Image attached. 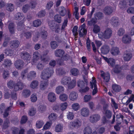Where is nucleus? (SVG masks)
<instances>
[{"label": "nucleus", "mask_w": 134, "mask_h": 134, "mask_svg": "<svg viewBox=\"0 0 134 134\" xmlns=\"http://www.w3.org/2000/svg\"><path fill=\"white\" fill-rule=\"evenodd\" d=\"M32 32L31 31H27L24 32L23 35L26 38L28 39L31 38L32 36Z\"/></svg>", "instance_id": "43"}, {"label": "nucleus", "mask_w": 134, "mask_h": 134, "mask_svg": "<svg viewBox=\"0 0 134 134\" xmlns=\"http://www.w3.org/2000/svg\"><path fill=\"white\" fill-rule=\"evenodd\" d=\"M68 98V96L66 94H63L60 95L59 98L62 101H64L66 100Z\"/></svg>", "instance_id": "57"}, {"label": "nucleus", "mask_w": 134, "mask_h": 134, "mask_svg": "<svg viewBox=\"0 0 134 134\" xmlns=\"http://www.w3.org/2000/svg\"><path fill=\"white\" fill-rule=\"evenodd\" d=\"M132 57V54L129 53H126L124 55L123 59L125 61H128L130 60Z\"/></svg>", "instance_id": "29"}, {"label": "nucleus", "mask_w": 134, "mask_h": 134, "mask_svg": "<svg viewBox=\"0 0 134 134\" xmlns=\"http://www.w3.org/2000/svg\"><path fill=\"white\" fill-rule=\"evenodd\" d=\"M12 64L11 61L10 60L5 59L3 65L6 67L10 66Z\"/></svg>", "instance_id": "53"}, {"label": "nucleus", "mask_w": 134, "mask_h": 134, "mask_svg": "<svg viewBox=\"0 0 134 134\" xmlns=\"http://www.w3.org/2000/svg\"><path fill=\"white\" fill-rule=\"evenodd\" d=\"M110 48L108 46L105 44L102 46L100 48V51L102 53L106 54L109 52Z\"/></svg>", "instance_id": "15"}, {"label": "nucleus", "mask_w": 134, "mask_h": 134, "mask_svg": "<svg viewBox=\"0 0 134 134\" xmlns=\"http://www.w3.org/2000/svg\"><path fill=\"white\" fill-rule=\"evenodd\" d=\"M31 100L32 102H34L36 101L37 100V95L35 93L32 94L31 96Z\"/></svg>", "instance_id": "59"}, {"label": "nucleus", "mask_w": 134, "mask_h": 134, "mask_svg": "<svg viewBox=\"0 0 134 134\" xmlns=\"http://www.w3.org/2000/svg\"><path fill=\"white\" fill-rule=\"evenodd\" d=\"M15 83V81L12 80H10L8 81L7 83L8 87L10 89H12L14 87V86Z\"/></svg>", "instance_id": "45"}, {"label": "nucleus", "mask_w": 134, "mask_h": 134, "mask_svg": "<svg viewBox=\"0 0 134 134\" xmlns=\"http://www.w3.org/2000/svg\"><path fill=\"white\" fill-rule=\"evenodd\" d=\"M19 44L20 43L18 40L12 41L10 43V47L12 48H17L19 46Z\"/></svg>", "instance_id": "23"}, {"label": "nucleus", "mask_w": 134, "mask_h": 134, "mask_svg": "<svg viewBox=\"0 0 134 134\" xmlns=\"http://www.w3.org/2000/svg\"><path fill=\"white\" fill-rule=\"evenodd\" d=\"M28 72V69H26L22 71L21 74V77L22 79H25L26 78V77L25 76V74Z\"/></svg>", "instance_id": "50"}, {"label": "nucleus", "mask_w": 134, "mask_h": 134, "mask_svg": "<svg viewBox=\"0 0 134 134\" xmlns=\"http://www.w3.org/2000/svg\"><path fill=\"white\" fill-rule=\"evenodd\" d=\"M100 28L99 26L97 25H95L94 26L93 31L94 33L97 34L100 31Z\"/></svg>", "instance_id": "56"}, {"label": "nucleus", "mask_w": 134, "mask_h": 134, "mask_svg": "<svg viewBox=\"0 0 134 134\" xmlns=\"http://www.w3.org/2000/svg\"><path fill=\"white\" fill-rule=\"evenodd\" d=\"M20 56L22 59L26 60L27 63H30L31 56L29 53L25 52H23L21 53Z\"/></svg>", "instance_id": "3"}, {"label": "nucleus", "mask_w": 134, "mask_h": 134, "mask_svg": "<svg viewBox=\"0 0 134 134\" xmlns=\"http://www.w3.org/2000/svg\"><path fill=\"white\" fill-rule=\"evenodd\" d=\"M71 79L69 77L67 76L64 77L61 81V83L64 85H67L69 82L71 81Z\"/></svg>", "instance_id": "21"}, {"label": "nucleus", "mask_w": 134, "mask_h": 134, "mask_svg": "<svg viewBox=\"0 0 134 134\" xmlns=\"http://www.w3.org/2000/svg\"><path fill=\"white\" fill-rule=\"evenodd\" d=\"M44 124V122L42 120H38L37 121L36 126L37 128L40 129L41 128Z\"/></svg>", "instance_id": "41"}, {"label": "nucleus", "mask_w": 134, "mask_h": 134, "mask_svg": "<svg viewBox=\"0 0 134 134\" xmlns=\"http://www.w3.org/2000/svg\"><path fill=\"white\" fill-rule=\"evenodd\" d=\"M5 54L7 55L11 56L13 55L14 53V51L11 49H6L4 52Z\"/></svg>", "instance_id": "42"}, {"label": "nucleus", "mask_w": 134, "mask_h": 134, "mask_svg": "<svg viewBox=\"0 0 134 134\" xmlns=\"http://www.w3.org/2000/svg\"><path fill=\"white\" fill-rule=\"evenodd\" d=\"M83 72L85 74L84 76H83L84 81L85 82H87V80L86 79H85V77L86 78V76L88 73V70H87L86 68L84 66L83 68Z\"/></svg>", "instance_id": "52"}, {"label": "nucleus", "mask_w": 134, "mask_h": 134, "mask_svg": "<svg viewBox=\"0 0 134 134\" xmlns=\"http://www.w3.org/2000/svg\"><path fill=\"white\" fill-rule=\"evenodd\" d=\"M112 32L110 29H107L104 32H100L98 34L99 37L101 39H109L111 36Z\"/></svg>", "instance_id": "2"}, {"label": "nucleus", "mask_w": 134, "mask_h": 134, "mask_svg": "<svg viewBox=\"0 0 134 134\" xmlns=\"http://www.w3.org/2000/svg\"><path fill=\"white\" fill-rule=\"evenodd\" d=\"M119 7L120 8L122 9L126 8L127 5L126 1L122 0L120 1L119 4Z\"/></svg>", "instance_id": "30"}, {"label": "nucleus", "mask_w": 134, "mask_h": 134, "mask_svg": "<svg viewBox=\"0 0 134 134\" xmlns=\"http://www.w3.org/2000/svg\"><path fill=\"white\" fill-rule=\"evenodd\" d=\"M94 16L97 19H101L103 17V14L100 12H96L94 14Z\"/></svg>", "instance_id": "34"}, {"label": "nucleus", "mask_w": 134, "mask_h": 134, "mask_svg": "<svg viewBox=\"0 0 134 134\" xmlns=\"http://www.w3.org/2000/svg\"><path fill=\"white\" fill-rule=\"evenodd\" d=\"M134 97V95H132L130 98H128L126 96L125 97L122 99V101L123 104H126L127 105L130 102H131Z\"/></svg>", "instance_id": "14"}, {"label": "nucleus", "mask_w": 134, "mask_h": 134, "mask_svg": "<svg viewBox=\"0 0 134 134\" xmlns=\"http://www.w3.org/2000/svg\"><path fill=\"white\" fill-rule=\"evenodd\" d=\"M54 20L55 21L58 23H61L62 20V17L60 15L57 14L55 15L54 17Z\"/></svg>", "instance_id": "35"}, {"label": "nucleus", "mask_w": 134, "mask_h": 134, "mask_svg": "<svg viewBox=\"0 0 134 134\" xmlns=\"http://www.w3.org/2000/svg\"><path fill=\"white\" fill-rule=\"evenodd\" d=\"M108 63L114 68L113 70L114 72L115 73H117V65H116L114 67L115 63V60L113 58H110L109 59Z\"/></svg>", "instance_id": "8"}, {"label": "nucleus", "mask_w": 134, "mask_h": 134, "mask_svg": "<svg viewBox=\"0 0 134 134\" xmlns=\"http://www.w3.org/2000/svg\"><path fill=\"white\" fill-rule=\"evenodd\" d=\"M78 97V94L75 92H71L69 96V98L70 100L74 101L77 99Z\"/></svg>", "instance_id": "26"}, {"label": "nucleus", "mask_w": 134, "mask_h": 134, "mask_svg": "<svg viewBox=\"0 0 134 134\" xmlns=\"http://www.w3.org/2000/svg\"><path fill=\"white\" fill-rule=\"evenodd\" d=\"M83 134H91L92 130L89 126L85 127L83 130Z\"/></svg>", "instance_id": "36"}, {"label": "nucleus", "mask_w": 134, "mask_h": 134, "mask_svg": "<svg viewBox=\"0 0 134 134\" xmlns=\"http://www.w3.org/2000/svg\"><path fill=\"white\" fill-rule=\"evenodd\" d=\"M44 66V65L41 62L38 63L36 66L37 68L40 70H42L43 69Z\"/></svg>", "instance_id": "61"}, {"label": "nucleus", "mask_w": 134, "mask_h": 134, "mask_svg": "<svg viewBox=\"0 0 134 134\" xmlns=\"http://www.w3.org/2000/svg\"><path fill=\"white\" fill-rule=\"evenodd\" d=\"M35 35L33 37V40L34 41L37 42L40 37V33L37 31H35Z\"/></svg>", "instance_id": "48"}, {"label": "nucleus", "mask_w": 134, "mask_h": 134, "mask_svg": "<svg viewBox=\"0 0 134 134\" xmlns=\"http://www.w3.org/2000/svg\"><path fill=\"white\" fill-rule=\"evenodd\" d=\"M111 23L114 26H116L117 25V19L116 17H113L112 18Z\"/></svg>", "instance_id": "55"}, {"label": "nucleus", "mask_w": 134, "mask_h": 134, "mask_svg": "<svg viewBox=\"0 0 134 134\" xmlns=\"http://www.w3.org/2000/svg\"><path fill=\"white\" fill-rule=\"evenodd\" d=\"M58 117L57 115L54 113H52L49 115L48 118L51 121H54L57 119Z\"/></svg>", "instance_id": "27"}, {"label": "nucleus", "mask_w": 134, "mask_h": 134, "mask_svg": "<svg viewBox=\"0 0 134 134\" xmlns=\"http://www.w3.org/2000/svg\"><path fill=\"white\" fill-rule=\"evenodd\" d=\"M57 11L60 15L64 16L66 14L67 10L64 7L61 6L58 8Z\"/></svg>", "instance_id": "19"}, {"label": "nucleus", "mask_w": 134, "mask_h": 134, "mask_svg": "<svg viewBox=\"0 0 134 134\" xmlns=\"http://www.w3.org/2000/svg\"><path fill=\"white\" fill-rule=\"evenodd\" d=\"M100 72V76L103 79V81L105 83L108 82L110 78V74L108 72L105 73L103 71H101Z\"/></svg>", "instance_id": "4"}, {"label": "nucleus", "mask_w": 134, "mask_h": 134, "mask_svg": "<svg viewBox=\"0 0 134 134\" xmlns=\"http://www.w3.org/2000/svg\"><path fill=\"white\" fill-rule=\"evenodd\" d=\"M111 54L114 55H116L117 54V48L113 47L110 51Z\"/></svg>", "instance_id": "60"}, {"label": "nucleus", "mask_w": 134, "mask_h": 134, "mask_svg": "<svg viewBox=\"0 0 134 134\" xmlns=\"http://www.w3.org/2000/svg\"><path fill=\"white\" fill-rule=\"evenodd\" d=\"M24 21H19L17 24V29L18 31L23 30L24 29V25L23 23Z\"/></svg>", "instance_id": "28"}, {"label": "nucleus", "mask_w": 134, "mask_h": 134, "mask_svg": "<svg viewBox=\"0 0 134 134\" xmlns=\"http://www.w3.org/2000/svg\"><path fill=\"white\" fill-rule=\"evenodd\" d=\"M100 119V116L97 114H92L90 117V120L92 123L96 122L98 121Z\"/></svg>", "instance_id": "7"}, {"label": "nucleus", "mask_w": 134, "mask_h": 134, "mask_svg": "<svg viewBox=\"0 0 134 134\" xmlns=\"http://www.w3.org/2000/svg\"><path fill=\"white\" fill-rule=\"evenodd\" d=\"M9 121L8 119H6L4 121L3 125L2 126V128L4 129H5L9 127Z\"/></svg>", "instance_id": "49"}, {"label": "nucleus", "mask_w": 134, "mask_h": 134, "mask_svg": "<svg viewBox=\"0 0 134 134\" xmlns=\"http://www.w3.org/2000/svg\"><path fill=\"white\" fill-rule=\"evenodd\" d=\"M24 65V63L21 60H16L15 62L14 65L15 67L18 69H21L23 68Z\"/></svg>", "instance_id": "9"}, {"label": "nucleus", "mask_w": 134, "mask_h": 134, "mask_svg": "<svg viewBox=\"0 0 134 134\" xmlns=\"http://www.w3.org/2000/svg\"><path fill=\"white\" fill-rule=\"evenodd\" d=\"M24 87V85L22 82H18L15 83L14 86V91L16 92L19 90H21Z\"/></svg>", "instance_id": "10"}, {"label": "nucleus", "mask_w": 134, "mask_h": 134, "mask_svg": "<svg viewBox=\"0 0 134 134\" xmlns=\"http://www.w3.org/2000/svg\"><path fill=\"white\" fill-rule=\"evenodd\" d=\"M31 94L30 91L28 90L25 89L24 90L22 93V95L25 98L29 97Z\"/></svg>", "instance_id": "32"}, {"label": "nucleus", "mask_w": 134, "mask_h": 134, "mask_svg": "<svg viewBox=\"0 0 134 134\" xmlns=\"http://www.w3.org/2000/svg\"><path fill=\"white\" fill-rule=\"evenodd\" d=\"M6 9L8 11L11 12L14 9V5L11 3H8L6 5Z\"/></svg>", "instance_id": "33"}, {"label": "nucleus", "mask_w": 134, "mask_h": 134, "mask_svg": "<svg viewBox=\"0 0 134 134\" xmlns=\"http://www.w3.org/2000/svg\"><path fill=\"white\" fill-rule=\"evenodd\" d=\"M113 12L112 8L110 7H107L104 9V13L107 15H110Z\"/></svg>", "instance_id": "22"}, {"label": "nucleus", "mask_w": 134, "mask_h": 134, "mask_svg": "<svg viewBox=\"0 0 134 134\" xmlns=\"http://www.w3.org/2000/svg\"><path fill=\"white\" fill-rule=\"evenodd\" d=\"M40 54L38 52H35L33 53L32 62L33 63H35L38 60Z\"/></svg>", "instance_id": "25"}, {"label": "nucleus", "mask_w": 134, "mask_h": 134, "mask_svg": "<svg viewBox=\"0 0 134 134\" xmlns=\"http://www.w3.org/2000/svg\"><path fill=\"white\" fill-rule=\"evenodd\" d=\"M96 83V80H95V78L94 77H93L92 81L90 82V85L92 89H93V87L94 88L92 93V94L93 95H94L97 92V85Z\"/></svg>", "instance_id": "5"}, {"label": "nucleus", "mask_w": 134, "mask_h": 134, "mask_svg": "<svg viewBox=\"0 0 134 134\" xmlns=\"http://www.w3.org/2000/svg\"><path fill=\"white\" fill-rule=\"evenodd\" d=\"M76 83V81L75 80H72L71 82L68 85V88L69 89L73 88L75 86Z\"/></svg>", "instance_id": "54"}, {"label": "nucleus", "mask_w": 134, "mask_h": 134, "mask_svg": "<svg viewBox=\"0 0 134 134\" xmlns=\"http://www.w3.org/2000/svg\"><path fill=\"white\" fill-rule=\"evenodd\" d=\"M54 72V70L51 67L44 69L42 71L41 74V77L46 81H41L40 85V88L41 90H44L47 88L49 84L48 79L53 75Z\"/></svg>", "instance_id": "1"}, {"label": "nucleus", "mask_w": 134, "mask_h": 134, "mask_svg": "<svg viewBox=\"0 0 134 134\" xmlns=\"http://www.w3.org/2000/svg\"><path fill=\"white\" fill-rule=\"evenodd\" d=\"M56 71L57 74L59 75H62L65 73L64 70L60 68H57Z\"/></svg>", "instance_id": "39"}, {"label": "nucleus", "mask_w": 134, "mask_h": 134, "mask_svg": "<svg viewBox=\"0 0 134 134\" xmlns=\"http://www.w3.org/2000/svg\"><path fill=\"white\" fill-rule=\"evenodd\" d=\"M58 46L57 42L55 41H51V47L53 49H55Z\"/></svg>", "instance_id": "47"}, {"label": "nucleus", "mask_w": 134, "mask_h": 134, "mask_svg": "<svg viewBox=\"0 0 134 134\" xmlns=\"http://www.w3.org/2000/svg\"><path fill=\"white\" fill-rule=\"evenodd\" d=\"M47 54V52H44V53L43 54L41 57V60L46 64L48 63L50 59L48 57L46 56Z\"/></svg>", "instance_id": "17"}, {"label": "nucleus", "mask_w": 134, "mask_h": 134, "mask_svg": "<svg viewBox=\"0 0 134 134\" xmlns=\"http://www.w3.org/2000/svg\"><path fill=\"white\" fill-rule=\"evenodd\" d=\"M46 14V13L44 10H41L37 14V15L38 18H40L44 17Z\"/></svg>", "instance_id": "62"}, {"label": "nucleus", "mask_w": 134, "mask_h": 134, "mask_svg": "<svg viewBox=\"0 0 134 134\" xmlns=\"http://www.w3.org/2000/svg\"><path fill=\"white\" fill-rule=\"evenodd\" d=\"M41 37L44 39L47 38L48 35V33L46 31L44 30L42 31L41 32Z\"/></svg>", "instance_id": "64"}, {"label": "nucleus", "mask_w": 134, "mask_h": 134, "mask_svg": "<svg viewBox=\"0 0 134 134\" xmlns=\"http://www.w3.org/2000/svg\"><path fill=\"white\" fill-rule=\"evenodd\" d=\"M82 124L81 122L78 119L71 122H70V126L73 128H77L80 127Z\"/></svg>", "instance_id": "6"}, {"label": "nucleus", "mask_w": 134, "mask_h": 134, "mask_svg": "<svg viewBox=\"0 0 134 134\" xmlns=\"http://www.w3.org/2000/svg\"><path fill=\"white\" fill-rule=\"evenodd\" d=\"M36 76V71H32L27 74V78L29 80H31L32 79H34Z\"/></svg>", "instance_id": "18"}, {"label": "nucleus", "mask_w": 134, "mask_h": 134, "mask_svg": "<svg viewBox=\"0 0 134 134\" xmlns=\"http://www.w3.org/2000/svg\"><path fill=\"white\" fill-rule=\"evenodd\" d=\"M48 25L50 29L53 31H54L57 24L54 23L53 21H50L48 23Z\"/></svg>", "instance_id": "31"}, {"label": "nucleus", "mask_w": 134, "mask_h": 134, "mask_svg": "<svg viewBox=\"0 0 134 134\" xmlns=\"http://www.w3.org/2000/svg\"><path fill=\"white\" fill-rule=\"evenodd\" d=\"M71 74L73 75L76 76L79 74V71L76 68H73L71 69L70 70Z\"/></svg>", "instance_id": "46"}, {"label": "nucleus", "mask_w": 134, "mask_h": 134, "mask_svg": "<svg viewBox=\"0 0 134 134\" xmlns=\"http://www.w3.org/2000/svg\"><path fill=\"white\" fill-rule=\"evenodd\" d=\"M38 85V82L37 80L33 81L31 83L30 85L31 87L33 89L37 88Z\"/></svg>", "instance_id": "40"}, {"label": "nucleus", "mask_w": 134, "mask_h": 134, "mask_svg": "<svg viewBox=\"0 0 134 134\" xmlns=\"http://www.w3.org/2000/svg\"><path fill=\"white\" fill-rule=\"evenodd\" d=\"M79 32L80 36L82 37L86 34L87 30L85 29V25H81L79 28Z\"/></svg>", "instance_id": "12"}, {"label": "nucleus", "mask_w": 134, "mask_h": 134, "mask_svg": "<svg viewBox=\"0 0 134 134\" xmlns=\"http://www.w3.org/2000/svg\"><path fill=\"white\" fill-rule=\"evenodd\" d=\"M48 98L50 102H53L56 99V97L55 93L52 92L49 93L48 95Z\"/></svg>", "instance_id": "16"}, {"label": "nucleus", "mask_w": 134, "mask_h": 134, "mask_svg": "<svg viewBox=\"0 0 134 134\" xmlns=\"http://www.w3.org/2000/svg\"><path fill=\"white\" fill-rule=\"evenodd\" d=\"M14 25L13 23H10L9 25L8 28L11 34L14 33Z\"/></svg>", "instance_id": "38"}, {"label": "nucleus", "mask_w": 134, "mask_h": 134, "mask_svg": "<svg viewBox=\"0 0 134 134\" xmlns=\"http://www.w3.org/2000/svg\"><path fill=\"white\" fill-rule=\"evenodd\" d=\"M122 42L125 44H129L131 42V37L127 34H125L123 37L122 39Z\"/></svg>", "instance_id": "11"}, {"label": "nucleus", "mask_w": 134, "mask_h": 134, "mask_svg": "<svg viewBox=\"0 0 134 134\" xmlns=\"http://www.w3.org/2000/svg\"><path fill=\"white\" fill-rule=\"evenodd\" d=\"M14 18L16 20H19L23 18L22 20L21 21H24L25 20V18L24 17V15L19 12L15 14Z\"/></svg>", "instance_id": "20"}, {"label": "nucleus", "mask_w": 134, "mask_h": 134, "mask_svg": "<svg viewBox=\"0 0 134 134\" xmlns=\"http://www.w3.org/2000/svg\"><path fill=\"white\" fill-rule=\"evenodd\" d=\"M41 24V20L39 19L34 20L33 23V26L35 27H38L40 26Z\"/></svg>", "instance_id": "44"}, {"label": "nucleus", "mask_w": 134, "mask_h": 134, "mask_svg": "<svg viewBox=\"0 0 134 134\" xmlns=\"http://www.w3.org/2000/svg\"><path fill=\"white\" fill-rule=\"evenodd\" d=\"M64 90V88L63 86H59L56 88L55 91L57 93L59 94L63 92Z\"/></svg>", "instance_id": "37"}, {"label": "nucleus", "mask_w": 134, "mask_h": 134, "mask_svg": "<svg viewBox=\"0 0 134 134\" xmlns=\"http://www.w3.org/2000/svg\"><path fill=\"white\" fill-rule=\"evenodd\" d=\"M72 107L73 109L75 111H77L79 109L80 107V105L78 103H76L72 104Z\"/></svg>", "instance_id": "63"}, {"label": "nucleus", "mask_w": 134, "mask_h": 134, "mask_svg": "<svg viewBox=\"0 0 134 134\" xmlns=\"http://www.w3.org/2000/svg\"><path fill=\"white\" fill-rule=\"evenodd\" d=\"M97 22V20L95 19L92 18L91 20L88 21V25L89 26H91L96 23Z\"/></svg>", "instance_id": "58"}, {"label": "nucleus", "mask_w": 134, "mask_h": 134, "mask_svg": "<svg viewBox=\"0 0 134 134\" xmlns=\"http://www.w3.org/2000/svg\"><path fill=\"white\" fill-rule=\"evenodd\" d=\"M64 51L61 49H58L56 50L54 52L55 56L58 57H61L64 54Z\"/></svg>", "instance_id": "24"}, {"label": "nucleus", "mask_w": 134, "mask_h": 134, "mask_svg": "<svg viewBox=\"0 0 134 134\" xmlns=\"http://www.w3.org/2000/svg\"><path fill=\"white\" fill-rule=\"evenodd\" d=\"M63 128V126L60 124H58L55 127V130L57 132H60L62 131Z\"/></svg>", "instance_id": "51"}, {"label": "nucleus", "mask_w": 134, "mask_h": 134, "mask_svg": "<svg viewBox=\"0 0 134 134\" xmlns=\"http://www.w3.org/2000/svg\"><path fill=\"white\" fill-rule=\"evenodd\" d=\"M81 114L82 116L84 117H88L90 113V110L87 108H83L80 110Z\"/></svg>", "instance_id": "13"}]
</instances>
